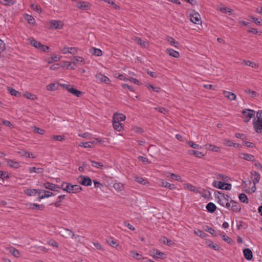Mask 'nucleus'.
Masks as SVG:
<instances>
[{
	"label": "nucleus",
	"instance_id": "1",
	"mask_svg": "<svg viewBox=\"0 0 262 262\" xmlns=\"http://www.w3.org/2000/svg\"><path fill=\"white\" fill-rule=\"evenodd\" d=\"M256 118L257 120L255 119L253 120L254 127L257 133H261L262 132V111L257 112Z\"/></svg>",
	"mask_w": 262,
	"mask_h": 262
},
{
	"label": "nucleus",
	"instance_id": "2",
	"mask_svg": "<svg viewBox=\"0 0 262 262\" xmlns=\"http://www.w3.org/2000/svg\"><path fill=\"white\" fill-rule=\"evenodd\" d=\"M28 41L32 46H34L40 51L46 52L47 50L49 49V47L48 46L41 44L40 42L37 41L33 38H29Z\"/></svg>",
	"mask_w": 262,
	"mask_h": 262
},
{
	"label": "nucleus",
	"instance_id": "3",
	"mask_svg": "<svg viewBox=\"0 0 262 262\" xmlns=\"http://www.w3.org/2000/svg\"><path fill=\"white\" fill-rule=\"evenodd\" d=\"M212 185L214 187L221 189L230 190L231 189V184L224 183L221 181H214Z\"/></svg>",
	"mask_w": 262,
	"mask_h": 262
},
{
	"label": "nucleus",
	"instance_id": "4",
	"mask_svg": "<svg viewBox=\"0 0 262 262\" xmlns=\"http://www.w3.org/2000/svg\"><path fill=\"white\" fill-rule=\"evenodd\" d=\"M225 207L229 210H232L235 212H239L241 208L238 203L232 200L230 202H227V204L225 205Z\"/></svg>",
	"mask_w": 262,
	"mask_h": 262
},
{
	"label": "nucleus",
	"instance_id": "5",
	"mask_svg": "<svg viewBox=\"0 0 262 262\" xmlns=\"http://www.w3.org/2000/svg\"><path fill=\"white\" fill-rule=\"evenodd\" d=\"M77 182L82 185L89 186L92 185V180L87 176L80 175L77 179Z\"/></svg>",
	"mask_w": 262,
	"mask_h": 262
},
{
	"label": "nucleus",
	"instance_id": "6",
	"mask_svg": "<svg viewBox=\"0 0 262 262\" xmlns=\"http://www.w3.org/2000/svg\"><path fill=\"white\" fill-rule=\"evenodd\" d=\"M215 196L218 200V203L221 205L225 207V205L227 204L228 200L224 197V194L219 191H216L215 192Z\"/></svg>",
	"mask_w": 262,
	"mask_h": 262
},
{
	"label": "nucleus",
	"instance_id": "7",
	"mask_svg": "<svg viewBox=\"0 0 262 262\" xmlns=\"http://www.w3.org/2000/svg\"><path fill=\"white\" fill-rule=\"evenodd\" d=\"M254 111L253 110L245 109L242 111V114L243 115V118L245 122H248L251 118H252L254 115Z\"/></svg>",
	"mask_w": 262,
	"mask_h": 262
},
{
	"label": "nucleus",
	"instance_id": "8",
	"mask_svg": "<svg viewBox=\"0 0 262 262\" xmlns=\"http://www.w3.org/2000/svg\"><path fill=\"white\" fill-rule=\"evenodd\" d=\"M49 28L50 29H60L63 26V23L60 20H51L49 21Z\"/></svg>",
	"mask_w": 262,
	"mask_h": 262
},
{
	"label": "nucleus",
	"instance_id": "9",
	"mask_svg": "<svg viewBox=\"0 0 262 262\" xmlns=\"http://www.w3.org/2000/svg\"><path fill=\"white\" fill-rule=\"evenodd\" d=\"M190 20L195 24H200L202 23L201 20L200 15L197 12H194L193 14H190Z\"/></svg>",
	"mask_w": 262,
	"mask_h": 262
},
{
	"label": "nucleus",
	"instance_id": "10",
	"mask_svg": "<svg viewBox=\"0 0 262 262\" xmlns=\"http://www.w3.org/2000/svg\"><path fill=\"white\" fill-rule=\"evenodd\" d=\"M82 190V187L78 185H72L70 183V190L69 193H76L80 192Z\"/></svg>",
	"mask_w": 262,
	"mask_h": 262
},
{
	"label": "nucleus",
	"instance_id": "11",
	"mask_svg": "<svg viewBox=\"0 0 262 262\" xmlns=\"http://www.w3.org/2000/svg\"><path fill=\"white\" fill-rule=\"evenodd\" d=\"M60 235L64 238H69L72 235V231L67 228H63L59 232Z\"/></svg>",
	"mask_w": 262,
	"mask_h": 262
},
{
	"label": "nucleus",
	"instance_id": "12",
	"mask_svg": "<svg viewBox=\"0 0 262 262\" xmlns=\"http://www.w3.org/2000/svg\"><path fill=\"white\" fill-rule=\"evenodd\" d=\"M44 186L46 189L53 191H57L56 189L60 188V187H59V186L49 182L45 183L44 184Z\"/></svg>",
	"mask_w": 262,
	"mask_h": 262
},
{
	"label": "nucleus",
	"instance_id": "13",
	"mask_svg": "<svg viewBox=\"0 0 262 262\" xmlns=\"http://www.w3.org/2000/svg\"><path fill=\"white\" fill-rule=\"evenodd\" d=\"M96 77L98 80L101 82H104L105 83H108L110 81V79L107 77L102 74L101 73H98L96 74Z\"/></svg>",
	"mask_w": 262,
	"mask_h": 262
},
{
	"label": "nucleus",
	"instance_id": "14",
	"mask_svg": "<svg viewBox=\"0 0 262 262\" xmlns=\"http://www.w3.org/2000/svg\"><path fill=\"white\" fill-rule=\"evenodd\" d=\"M239 158L248 161H254L255 159L254 156L252 155L242 153L239 156Z\"/></svg>",
	"mask_w": 262,
	"mask_h": 262
},
{
	"label": "nucleus",
	"instance_id": "15",
	"mask_svg": "<svg viewBox=\"0 0 262 262\" xmlns=\"http://www.w3.org/2000/svg\"><path fill=\"white\" fill-rule=\"evenodd\" d=\"M244 255L247 260H251L253 257L252 251L249 248H246L243 250Z\"/></svg>",
	"mask_w": 262,
	"mask_h": 262
},
{
	"label": "nucleus",
	"instance_id": "16",
	"mask_svg": "<svg viewBox=\"0 0 262 262\" xmlns=\"http://www.w3.org/2000/svg\"><path fill=\"white\" fill-rule=\"evenodd\" d=\"M77 7L81 10H88L90 8V4L88 2H79L77 4Z\"/></svg>",
	"mask_w": 262,
	"mask_h": 262
},
{
	"label": "nucleus",
	"instance_id": "17",
	"mask_svg": "<svg viewBox=\"0 0 262 262\" xmlns=\"http://www.w3.org/2000/svg\"><path fill=\"white\" fill-rule=\"evenodd\" d=\"M113 125L114 128L118 132H120L123 128L122 123L120 122H117L116 120H113Z\"/></svg>",
	"mask_w": 262,
	"mask_h": 262
},
{
	"label": "nucleus",
	"instance_id": "18",
	"mask_svg": "<svg viewBox=\"0 0 262 262\" xmlns=\"http://www.w3.org/2000/svg\"><path fill=\"white\" fill-rule=\"evenodd\" d=\"M223 94L226 98L230 100H234L236 99V95L233 93L225 91L223 92Z\"/></svg>",
	"mask_w": 262,
	"mask_h": 262
},
{
	"label": "nucleus",
	"instance_id": "19",
	"mask_svg": "<svg viewBox=\"0 0 262 262\" xmlns=\"http://www.w3.org/2000/svg\"><path fill=\"white\" fill-rule=\"evenodd\" d=\"M126 118L125 115L122 114L115 113L113 116V120H116L117 122L124 121Z\"/></svg>",
	"mask_w": 262,
	"mask_h": 262
},
{
	"label": "nucleus",
	"instance_id": "20",
	"mask_svg": "<svg viewBox=\"0 0 262 262\" xmlns=\"http://www.w3.org/2000/svg\"><path fill=\"white\" fill-rule=\"evenodd\" d=\"M252 176L253 177V179H254V185H255V183H258L259 180H260V174L256 171H253V172H251V173ZM254 190H253V191H254L255 190V186H254Z\"/></svg>",
	"mask_w": 262,
	"mask_h": 262
},
{
	"label": "nucleus",
	"instance_id": "21",
	"mask_svg": "<svg viewBox=\"0 0 262 262\" xmlns=\"http://www.w3.org/2000/svg\"><path fill=\"white\" fill-rule=\"evenodd\" d=\"M166 52L170 56L178 58L179 57L180 54L178 52L174 51L172 49H167L166 50Z\"/></svg>",
	"mask_w": 262,
	"mask_h": 262
},
{
	"label": "nucleus",
	"instance_id": "22",
	"mask_svg": "<svg viewBox=\"0 0 262 262\" xmlns=\"http://www.w3.org/2000/svg\"><path fill=\"white\" fill-rule=\"evenodd\" d=\"M134 40H135V42H136L138 44H139L143 48H146L148 45L147 42L142 40L140 38L138 37H135Z\"/></svg>",
	"mask_w": 262,
	"mask_h": 262
},
{
	"label": "nucleus",
	"instance_id": "23",
	"mask_svg": "<svg viewBox=\"0 0 262 262\" xmlns=\"http://www.w3.org/2000/svg\"><path fill=\"white\" fill-rule=\"evenodd\" d=\"M90 52L95 56H100L102 55V52L99 49L92 48L90 49Z\"/></svg>",
	"mask_w": 262,
	"mask_h": 262
},
{
	"label": "nucleus",
	"instance_id": "24",
	"mask_svg": "<svg viewBox=\"0 0 262 262\" xmlns=\"http://www.w3.org/2000/svg\"><path fill=\"white\" fill-rule=\"evenodd\" d=\"M29 171L30 173L35 172L36 173H41L43 172L44 169L41 167H29Z\"/></svg>",
	"mask_w": 262,
	"mask_h": 262
},
{
	"label": "nucleus",
	"instance_id": "25",
	"mask_svg": "<svg viewBox=\"0 0 262 262\" xmlns=\"http://www.w3.org/2000/svg\"><path fill=\"white\" fill-rule=\"evenodd\" d=\"M160 185L166 188H168L170 189H173L175 188L174 185L169 183L167 182L164 181L163 180H160Z\"/></svg>",
	"mask_w": 262,
	"mask_h": 262
},
{
	"label": "nucleus",
	"instance_id": "26",
	"mask_svg": "<svg viewBox=\"0 0 262 262\" xmlns=\"http://www.w3.org/2000/svg\"><path fill=\"white\" fill-rule=\"evenodd\" d=\"M7 162V165L11 167L18 168L20 167V165L18 162L14 161L12 160H8Z\"/></svg>",
	"mask_w": 262,
	"mask_h": 262
},
{
	"label": "nucleus",
	"instance_id": "27",
	"mask_svg": "<svg viewBox=\"0 0 262 262\" xmlns=\"http://www.w3.org/2000/svg\"><path fill=\"white\" fill-rule=\"evenodd\" d=\"M205 146H206V149L210 151L219 152L220 150V147L212 144L206 145Z\"/></svg>",
	"mask_w": 262,
	"mask_h": 262
},
{
	"label": "nucleus",
	"instance_id": "28",
	"mask_svg": "<svg viewBox=\"0 0 262 262\" xmlns=\"http://www.w3.org/2000/svg\"><path fill=\"white\" fill-rule=\"evenodd\" d=\"M216 208V206L213 203L210 202L206 205V209L208 211L213 213L215 211Z\"/></svg>",
	"mask_w": 262,
	"mask_h": 262
},
{
	"label": "nucleus",
	"instance_id": "29",
	"mask_svg": "<svg viewBox=\"0 0 262 262\" xmlns=\"http://www.w3.org/2000/svg\"><path fill=\"white\" fill-rule=\"evenodd\" d=\"M188 153L189 155H193L195 156L196 157H199V158H201L202 157L204 156V155L202 152H200V151H199L197 150H189L188 151Z\"/></svg>",
	"mask_w": 262,
	"mask_h": 262
},
{
	"label": "nucleus",
	"instance_id": "30",
	"mask_svg": "<svg viewBox=\"0 0 262 262\" xmlns=\"http://www.w3.org/2000/svg\"><path fill=\"white\" fill-rule=\"evenodd\" d=\"M30 208L34 209H36L37 210H42L45 208V206L43 205H38L36 204H30Z\"/></svg>",
	"mask_w": 262,
	"mask_h": 262
},
{
	"label": "nucleus",
	"instance_id": "31",
	"mask_svg": "<svg viewBox=\"0 0 262 262\" xmlns=\"http://www.w3.org/2000/svg\"><path fill=\"white\" fill-rule=\"evenodd\" d=\"M69 92L78 97H80L82 94V92L78 91V90L74 89V88L70 89Z\"/></svg>",
	"mask_w": 262,
	"mask_h": 262
},
{
	"label": "nucleus",
	"instance_id": "32",
	"mask_svg": "<svg viewBox=\"0 0 262 262\" xmlns=\"http://www.w3.org/2000/svg\"><path fill=\"white\" fill-rule=\"evenodd\" d=\"M37 193L38 192L37 189H28L25 191V193L29 196L34 195Z\"/></svg>",
	"mask_w": 262,
	"mask_h": 262
},
{
	"label": "nucleus",
	"instance_id": "33",
	"mask_svg": "<svg viewBox=\"0 0 262 262\" xmlns=\"http://www.w3.org/2000/svg\"><path fill=\"white\" fill-rule=\"evenodd\" d=\"M113 187L117 191H120L124 188V185L121 183H115L113 185Z\"/></svg>",
	"mask_w": 262,
	"mask_h": 262
},
{
	"label": "nucleus",
	"instance_id": "34",
	"mask_svg": "<svg viewBox=\"0 0 262 262\" xmlns=\"http://www.w3.org/2000/svg\"><path fill=\"white\" fill-rule=\"evenodd\" d=\"M15 3V1L12 0H2V1H0V4H3L5 6H12Z\"/></svg>",
	"mask_w": 262,
	"mask_h": 262
},
{
	"label": "nucleus",
	"instance_id": "35",
	"mask_svg": "<svg viewBox=\"0 0 262 262\" xmlns=\"http://www.w3.org/2000/svg\"><path fill=\"white\" fill-rule=\"evenodd\" d=\"M92 166L97 168H102L104 167V165L100 162H96L95 161H91Z\"/></svg>",
	"mask_w": 262,
	"mask_h": 262
},
{
	"label": "nucleus",
	"instance_id": "36",
	"mask_svg": "<svg viewBox=\"0 0 262 262\" xmlns=\"http://www.w3.org/2000/svg\"><path fill=\"white\" fill-rule=\"evenodd\" d=\"M7 89H8V91L10 92V93L12 96L18 97L20 95L18 91H16L15 90H14L10 87H8Z\"/></svg>",
	"mask_w": 262,
	"mask_h": 262
},
{
	"label": "nucleus",
	"instance_id": "37",
	"mask_svg": "<svg viewBox=\"0 0 262 262\" xmlns=\"http://www.w3.org/2000/svg\"><path fill=\"white\" fill-rule=\"evenodd\" d=\"M167 41L169 42L170 45L174 46V47L177 48V45H179L178 42L176 41L172 37H168L167 38Z\"/></svg>",
	"mask_w": 262,
	"mask_h": 262
},
{
	"label": "nucleus",
	"instance_id": "38",
	"mask_svg": "<svg viewBox=\"0 0 262 262\" xmlns=\"http://www.w3.org/2000/svg\"><path fill=\"white\" fill-rule=\"evenodd\" d=\"M24 97L27 99H29L32 100H36L37 99L36 96L35 95H33L30 93H26L23 95Z\"/></svg>",
	"mask_w": 262,
	"mask_h": 262
},
{
	"label": "nucleus",
	"instance_id": "39",
	"mask_svg": "<svg viewBox=\"0 0 262 262\" xmlns=\"http://www.w3.org/2000/svg\"><path fill=\"white\" fill-rule=\"evenodd\" d=\"M31 7L32 9L36 11L38 13H40L42 12L41 8L38 5L32 4Z\"/></svg>",
	"mask_w": 262,
	"mask_h": 262
},
{
	"label": "nucleus",
	"instance_id": "40",
	"mask_svg": "<svg viewBox=\"0 0 262 262\" xmlns=\"http://www.w3.org/2000/svg\"><path fill=\"white\" fill-rule=\"evenodd\" d=\"M135 181L140 184H141L143 185H145L146 184L148 183V182L147 181H146L145 179H144L142 177L137 176V177H135Z\"/></svg>",
	"mask_w": 262,
	"mask_h": 262
},
{
	"label": "nucleus",
	"instance_id": "41",
	"mask_svg": "<svg viewBox=\"0 0 262 262\" xmlns=\"http://www.w3.org/2000/svg\"><path fill=\"white\" fill-rule=\"evenodd\" d=\"M44 192V195H42L41 196H39V200L45 198H48L50 196H52L53 195V193L52 192L47 191V190H43Z\"/></svg>",
	"mask_w": 262,
	"mask_h": 262
},
{
	"label": "nucleus",
	"instance_id": "42",
	"mask_svg": "<svg viewBox=\"0 0 262 262\" xmlns=\"http://www.w3.org/2000/svg\"><path fill=\"white\" fill-rule=\"evenodd\" d=\"M70 183H68L67 182H63L61 184V187L63 190L67 191L69 193V191L70 190Z\"/></svg>",
	"mask_w": 262,
	"mask_h": 262
},
{
	"label": "nucleus",
	"instance_id": "43",
	"mask_svg": "<svg viewBox=\"0 0 262 262\" xmlns=\"http://www.w3.org/2000/svg\"><path fill=\"white\" fill-rule=\"evenodd\" d=\"M184 188H186V189H188L189 190H190L191 191H192V192H198V190L196 189L195 187H194V186H193L192 185L189 184H185L184 185Z\"/></svg>",
	"mask_w": 262,
	"mask_h": 262
},
{
	"label": "nucleus",
	"instance_id": "44",
	"mask_svg": "<svg viewBox=\"0 0 262 262\" xmlns=\"http://www.w3.org/2000/svg\"><path fill=\"white\" fill-rule=\"evenodd\" d=\"M239 200L243 203H248V198L245 193H241L239 195Z\"/></svg>",
	"mask_w": 262,
	"mask_h": 262
},
{
	"label": "nucleus",
	"instance_id": "45",
	"mask_svg": "<svg viewBox=\"0 0 262 262\" xmlns=\"http://www.w3.org/2000/svg\"><path fill=\"white\" fill-rule=\"evenodd\" d=\"M32 128L34 132L40 135H43L45 133V130L36 126H33Z\"/></svg>",
	"mask_w": 262,
	"mask_h": 262
},
{
	"label": "nucleus",
	"instance_id": "46",
	"mask_svg": "<svg viewBox=\"0 0 262 262\" xmlns=\"http://www.w3.org/2000/svg\"><path fill=\"white\" fill-rule=\"evenodd\" d=\"M167 177L174 179L178 181H182L181 177L180 176L174 173H170L169 176H167Z\"/></svg>",
	"mask_w": 262,
	"mask_h": 262
},
{
	"label": "nucleus",
	"instance_id": "47",
	"mask_svg": "<svg viewBox=\"0 0 262 262\" xmlns=\"http://www.w3.org/2000/svg\"><path fill=\"white\" fill-rule=\"evenodd\" d=\"M93 144V142H81L79 146L81 147H84L85 148H91L92 147V145Z\"/></svg>",
	"mask_w": 262,
	"mask_h": 262
},
{
	"label": "nucleus",
	"instance_id": "48",
	"mask_svg": "<svg viewBox=\"0 0 262 262\" xmlns=\"http://www.w3.org/2000/svg\"><path fill=\"white\" fill-rule=\"evenodd\" d=\"M194 233L196 234L198 236L202 237V238H205L206 236L207 235V234L204 233L201 230H198L197 231H194Z\"/></svg>",
	"mask_w": 262,
	"mask_h": 262
},
{
	"label": "nucleus",
	"instance_id": "49",
	"mask_svg": "<svg viewBox=\"0 0 262 262\" xmlns=\"http://www.w3.org/2000/svg\"><path fill=\"white\" fill-rule=\"evenodd\" d=\"M205 230L206 231L208 232L209 233H211V234L216 236V231L214 230L212 228L210 227L209 226H206V228L205 229Z\"/></svg>",
	"mask_w": 262,
	"mask_h": 262
},
{
	"label": "nucleus",
	"instance_id": "50",
	"mask_svg": "<svg viewBox=\"0 0 262 262\" xmlns=\"http://www.w3.org/2000/svg\"><path fill=\"white\" fill-rule=\"evenodd\" d=\"M74 60L72 62L73 64H75L76 63H82L83 62V58L79 56H75L74 57Z\"/></svg>",
	"mask_w": 262,
	"mask_h": 262
},
{
	"label": "nucleus",
	"instance_id": "51",
	"mask_svg": "<svg viewBox=\"0 0 262 262\" xmlns=\"http://www.w3.org/2000/svg\"><path fill=\"white\" fill-rule=\"evenodd\" d=\"M163 243L164 244H166L169 246H171L173 244V243L172 242V241L168 239L166 237H163Z\"/></svg>",
	"mask_w": 262,
	"mask_h": 262
},
{
	"label": "nucleus",
	"instance_id": "52",
	"mask_svg": "<svg viewBox=\"0 0 262 262\" xmlns=\"http://www.w3.org/2000/svg\"><path fill=\"white\" fill-rule=\"evenodd\" d=\"M244 62L245 63V64L246 66H249V67H251L252 68L258 67V65L254 62H251L250 61H246V60H244Z\"/></svg>",
	"mask_w": 262,
	"mask_h": 262
},
{
	"label": "nucleus",
	"instance_id": "53",
	"mask_svg": "<svg viewBox=\"0 0 262 262\" xmlns=\"http://www.w3.org/2000/svg\"><path fill=\"white\" fill-rule=\"evenodd\" d=\"M10 252L16 257H19L20 256V253L19 251L15 248L11 249Z\"/></svg>",
	"mask_w": 262,
	"mask_h": 262
},
{
	"label": "nucleus",
	"instance_id": "54",
	"mask_svg": "<svg viewBox=\"0 0 262 262\" xmlns=\"http://www.w3.org/2000/svg\"><path fill=\"white\" fill-rule=\"evenodd\" d=\"M25 19L28 21L29 24H33L34 23V18L32 16L27 14Z\"/></svg>",
	"mask_w": 262,
	"mask_h": 262
},
{
	"label": "nucleus",
	"instance_id": "55",
	"mask_svg": "<svg viewBox=\"0 0 262 262\" xmlns=\"http://www.w3.org/2000/svg\"><path fill=\"white\" fill-rule=\"evenodd\" d=\"M138 159L140 161H142L145 164H147L150 163V162L149 161V160L147 158L144 157L143 156H139L138 157Z\"/></svg>",
	"mask_w": 262,
	"mask_h": 262
},
{
	"label": "nucleus",
	"instance_id": "56",
	"mask_svg": "<svg viewBox=\"0 0 262 262\" xmlns=\"http://www.w3.org/2000/svg\"><path fill=\"white\" fill-rule=\"evenodd\" d=\"M106 242L108 245L112 246H114V245H116L117 243L116 242L114 241L112 237H109L108 238L106 239Z\"/></svg>",
	"mask_w": 262,
	"mask_h": 262
},
{
	"label": "nucleus",
	"instance_id": "57",
	"mask_svg": "<svg viewBox=\"0 0 262 262\" xmlns=\"http://www.w3.org/2000/svg\"><path fill=\"white\" fill-rule=\"evenodd\" d=\"M130 253L132 254V256L135 258L137 259H140L141 258V255L139 254L138 253H137L135 251H131Z\"/></svg>",
	"mask_w": 262,
	"mask_h": 262
},
{
	"label": "nucleus",
	"instance_id": "58",
	"mask_svg": "<svg viewBox=\"0 0 262 262\" xmlns=\"http://www.w3.org/2000/svg\"><path fill=\"white\" fill-rule=\"evenodd\" d=\"M56 89V84L54 83H51L47 86V90L48 91H54Z\"/></svg>",
	"mask_w": 262,
	"mask_h": 262
},
{
	"label": "nucleus",
	"instance_id": "59",
	"mask_svg": "<svg viewBox=\"0 0 262 262\" xmlns=\"http://www.w3.org/2000/svg\"><path fill=\"white\" fill-rule=\"evenodd\" d=\"M155 110H157V111H158L159 112L162 113L163 114H165L168 112L166 108L162 107H156Z\"/></svg>",
	"mask_w": 262,
	"mask_h": 262
},
{
	"label": "nucleus",
	"instance_id": "60",
	"mask_svg": "<svg viewBox=\"0 0 262 262\" xmlns=\"http://www.w3.org/2000/svg\"><path fill=\"white\" fill-rule=\"evenodd\" d=\"M220 11L222 12L229 13V14H231V12H232V10L231 9H229L228 8H227V7L221 8H220Z\"/></svg>",
	"mask_w": 262,
	"mask_h": 262
},
{
	"label": "nucleus",
	"instance_id": "61",
	"mask_svg": "<svg viewBox=\"0 0 262 262\" xmlns=\"http://www.w3.org/2000/svg\"><path fill=\"white\" fill-rule=\"evenodd\" d=\"M208 246L211 248H213L215 250H219V246L217 244H214L212 242H210L208 244Z\"/></svg>",
	"mask_w": 262,
	"mask_h": 262
},
{
	"label": "nucleus",
	"instance_id": "62",
	"mask_svg": "<svg viewBox=\"0 0 262 262\" xmlns=\"http://www.w3.org/2000/svg\"><path fill=\"white\" fill-rule=\"evenodd\" d=\"M65 197V195H60L58 196V199H59V201H57V202L55 203H54V205L58 207H59L60 205V202L61 201V200L62 199H63Z\"/></svg>",
	"mask_w": 262,
	"mask_h": 262
},
{
	"label": "nucleus",
	"instance_id": "63",
	"mask_svg": "<svg viewBox=\"0 0 262 262\" xmlns=\"http://www.w3.org/2000/svg\"><path fill=\"white\" fill-rule=\"evenodd\" d=\"M48 243L49 245H51L52 246H54V247H57V248L58 247V244L56 241H55L53 239L50 240L48 242Z\"/></svg>",
	"mask_w": 262,
	"mask_h": 262
},
{
	"label": "nucleus",
	"instance_id": "64",
	"mask_svg": "<svg viewBox=\"0 0 262 262\" xmlns=\"http://www.w3.org/2000/svg\"><path fill=\"white\" fill-rule=\"evenodd\" d=\"M245 92L246 93H248V94H251L252 97H255L257 96L256 92L254 91H251L250 90H245Z\"/></svg>",
	"mask_w": 262,
	"mask_h": 262
}]
</instances>
